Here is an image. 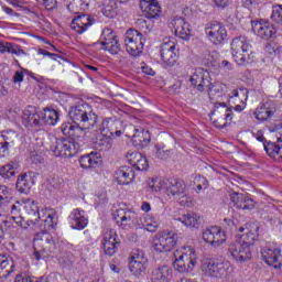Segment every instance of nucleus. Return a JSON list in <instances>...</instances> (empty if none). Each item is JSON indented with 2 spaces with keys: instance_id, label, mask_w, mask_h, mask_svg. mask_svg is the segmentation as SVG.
<instances>
[{
  "instance_id": "nucleus-28",
  "label": "nucleus",
  "mask_w": 282,
  "mask_h": 282,
  "mask_svg": "<svg viewBox=\"0 0 282 282\" xmlns=\"http://www.w3.org/2000/svg\"><path fill=\"white\" fill-rule=\"evenodd\" d=\"M94 25V18L89 14H82L73 19L70 23L72 30L77 34H85L89 28Z\"/></svg>"
},
{
  "instance_id": "nucleus-48",
  "label": "nucleus",
  "mask_w": 282,
  "mask_h": 282,
  "mask_svg": "<svg viewBox=\"0 0 282 282\" xmlns=\"http://www.w3.org/2000/svg\"><path fill=\"white\" fill-rule=\"evenodd\" d=\"M228 98L229 100H232V98H238L240 102H243V100H248V89H234L231 93L228 94Z\"/></svg>"
},
{
  "instance_id": "nucleus-44",
  "label": "nucleus",
  "mask_w": 282,
  "mask_h": 282,
  "mask_svg": "<svg viewBox=\"0 0 282 282\" xmlns=\"http://www.w3.org/2000/svg\"><path fill=\"white\" fill-rule=\"evenodd\" d=\"M263 149L270 158L282 159V145L269 141L267 143H263Z\"/></svg>"
},
{
  "instance_id": "nucleus-42",
  "label": "nucleus",
  "mask_w": 282,
  "mask_h": 282,
  "mask_svg": "<svg viewBox=\"0 0 282 282\" xmlns=\"http://www.w3.org/2000/svg\"><path fill=\"white\" fill-rule=\"evenodd\" d=\"M24 212L29 215V219H41V209L39 208V204L36 202H28L23 206Z\"/></svg>"
},
{
  "instance_id": "nucleus-27",
  "label": "nucleus",
  "mask_w": 282,
  "mask_h": 282,
  "mask_svg": "<svg viewBox=\"0 0 282 282\" xmlns=\"http://www.w3.org/2000/svg\"><path fill=\"white\" fill-rule=\"evenodd\" d=\"M170 28L174 29L175 35L180 39H184L186 41V39L191 36V24L186 21L185 18H174L170 22Z\"/></svg>"
},
{
  "instance_id": "nucleus-21",
  "label": "nucleus",
  "mask_w": 282,
  "mask_h": 282,
  "mask_svg": "<svg viewBox=\"0 0 282 282\" xmlns=\"http://www.w3.org/2000/svg\"><path fill=\"white\" fill-rule=\"evenodd\" d=\"M213 116H217V120L214 121L215 127L224 129L228 124V120H232V110L227 108L226 102L215 105Z\"/></svg>"
},
{
  "instance_id": "nucleus-33",
  "label": "nucleus",
  "mask_w": 282,
  "mask_h": 282,
  "mask_svg": "<svg viewBox=\"0 0 282 282\" xmlns=\"http://www.w3.org/2000/svg\"><path fill=\"white\" fill-rule=\"evenodd\" d=\"M79 164L82 169H98L100 164H102V160H100L97 153H89L79 158Z\"/></svg>"
},
{
  "instance_id": "nucleus-19",
  "label": "nucleus",
  "mask_w": 282,
  "mask_h": 282,
  "mask_svg": "<svg viewBox=\"0 0 282 282\" xmlns=\"http://www.w3.org/2000/svg\"><path fill=\"white\" fill-rule=\"evenodd\" d=\"M261 257L262 261H264V263H267V265H270L271 268H275L276 270H279V268L282 267L281 248L264 247L261 250Z\"/></svg>"
},
{
  "instance_id": "nucleus-35",
  "label": "nucleus",
  "mask_w": 282,
  "mask_h": 282,
  "mask_svg": "<svg viewBox=\"0 0 282 282\" xmlns=\"http://www.w3.org/2000/svg\"><path fill=\"white\" fill-rule=\"evenodd\" d=\"M41 118L42 127L43 124H50L51 127H54L58 123L59 120L58 111L51 108H44V110L41 111Z\"/></svg>"
},
{
  "instance_id": "nucleus-11",
  "label": "nucleus",
  "mask_w": 282,
  "mask_h": 282,
  "mask_svg": "<svg viewBox=\"0 0 282 282\" xmlns=\"http://www.w3.org/2000/svg\"><path fill=\"white\" fill-rule=\"evenodd\" d=\"M205 34L214 45H221L228 39L226 26L219 22H209L205 26Z\"/></svg>"
},
{
  "instance_id": "nucleus-25",
  "label": "nucleus",
  "mask_w": 282,
  "mask_h": 282,
  "mask_svg": "<svg viewBox=\"0 0 282 282\" xmlns=\"http://www.w3.org/2000/svg\"><path fill=\"white\" fill-rule=\"evenodd\" d=\"M229 198L235 208H238L239 210H252V208H254V199L246 194L231 192Z\"/></svg>"
},
{
  "instance_id": "nucleus-34",
  "label": "nucleus",
  "mask_w": 282,
  "mask_h": 282,
  "mask_svg": "<svg viewBox=\"0 0 282 282\" xmlns=\"http://www.w3.org/2000/svg\"><path fill=\"white\" fill-rule=\"evenodd\" d=\"M177 220L181 221L183 226H186V228H199L202 225V217L196 213L182 215Z\"/></svg>"
},
{
  "instance_id": "nucleus-58",
  "label": "nucleus",
  "mask_w": 282,
  "mask_h": 282,
  "mask_svg": "<svg viewBox=\"0 0 282 282\" xmlns=\"http://www.w3.org/2000/svg\"><path fill=\"white\" fill-rule=\"evenodd\" d=\"M155 149L156 158H159V160H166V158H169V155L171 154L169 150H164V148H160L159 145H155Z\"/></svg>"
},
{
  "instance_id": "nucleus-45",
  "label": "nucleus",
  "mask_w": 282,
  "mask_h": 282,
  "mask_svg": "<svg viewBox=\"0 0 282 282\" xmlns=\"http://www.w3.org/2000/svg\"><path fill=\"white\" fill-rule=\"evenodd\" d=\"M40 250L43 259L45 257L43 254L50 256L56 253V250H58V245L56 243V240H54V237L51 236V240H47L45 245H42Z\"/></svg>"
},
{
  "instance_id": "nucleus-63",
  "label": "nucleus",
  "mask_w": 282,
  "mask_h": 282,
  "mask_svg": "<svg viewBox=\"0 0 282 282\" xmlns=\"http://www.w3.org/2000/svg\"><path fill=\"white\" fill-rule=\"evenodd\" d=\"M22 207H23V205L19 202H17L13 205H10L9 209L11 210V215H19V213H21Z\"/></svg>"
},
{
  "instance_id": "nucleus-39",
  "label": "nucleus",
  "mask_w": 282,
  "mask_h": 282,
  "mask_svg": "<svg viewBox=\"0 0 282 282\" xmlns=\"http://www.w3.org/2000/svg\"><path fill=\"white\" fill-rule=\"evenodd\" d=\"M91 0H69L67 4V10L72 12V14H78L85 10H89V3Z\"/></svg>"
},
{
  "instance_id": "nucleus-50",
  "label": "nucleus",
  "mask_w": 282,
  "mask_h": 282,
  "mask_svg": "<svg viewBox=\"0 0 282 282\" xmlns=\"http://www.w3.org/2000/svg\"><path fill=\"white\" fill-rule=\"evenodd\" d=\"M145 263L147 262L130 261L129 263L130 272H132L134 276H140V274H142V272L147 270Z\"/></svg>"
},
{
  "instance_id": "nucleus-52",
  "label": "nucleus",
  "mask_w": 282,
  "mask_h": 282,
  "mask_svg": "<svg viewBox=\"0 0 282 282\" xmlns=\"http://www.w3.org/2000/svg\"><path fill=\"white\" fill-rule=\"evenodd\" d=\"M7 52L8 54H14L15 56H25L26 54L19 44L14 43H7Z\"/></svg>"
},
{
  "instance_id": "nucleus-46",
  "label": "nucleus",
  "mask_w": 282,
  "mask_h": 282,
  "mask_svg": "<svg viewBox=\"0 0 282 282\" xmlns=\"http://www.w3.org/2000/svg\"><path fill=\"white\" fill-rule=\"evenodd\" d=\"M166 184L167 181H164L162 178H152L148 186L152 193H161V191H166Z\"/></svg>"
},
{
  "instance_id": "nucleus-13",
  "label": "nucleus",
  "mask_w": 282,
  "mask_h": 282,
  "mask_svg": "<svg viewBox=\"0 0 282 282\" xmlns=\"http://www.w3.org/2000/svg\"><path fill=\"white\" fill-rule=\"evenodd\" d=\"M99 133L104 137L98 142L99 151H109L112 147L111 138H113V119L106 118L102 120L101 126L99 127Z\"/></svg>"
},
{
  "instance_id": "nucleus-8",
  "label": "nucleus",
  "mask_w": 282,
  "mask_h": 282,
  "mask_svg": "<svg viewBox=\"0 0 282 282\" xmlns=\"http://www.w3.org/2000/svg\"><path fill=\"white\" fill-rule=\"evenodd\" d=\"M180 51L175 44V39L165 37L161 44V61L165 67H174L177 63Z\"/></svg>"
},
{
  "instance_id": "nucleus-62",
  "label": "nucleus",
  "mask_w": 282,
  "mask_h": 282,
  "mask_svg": "<svg viewBox=\"0 0 282 282\" xmlns=\"http://www.w3.org/2000/svg\"><path fill=\"white\" fill-rule=\"evenodd\" d=\"M11 219H12L18 226H21V228H23L24 230H28V228H30V226H28V221H25L24 225H23V217H21V216H12Z\"/></svg>"
},
{
  "instance_id": "nucleus-18",
  "label": "nucleus",
  "mask_w": 282,
  "mask_h": 282,
  "mask_svg": "<svg viewBox=\"0 0 282 282\" xmlns=\"http://www.w3.org/2000/svg\"><path fill=\"white\" fill-rule=\"evenodd\" d=\"M192 87L197 91H206L207 87H210V73L204 68H196L189 77Z\"/></svg>"
},
{
  "instance_id": "nucleus-40",
  "label": "nucleus",
  "mask_w": 282,
  "mask_h": 282,
  "mask_svg": "<svg viewBox=\"0 0 282 282\" xmlns=\"http://www.w3.org/2000/svg\"><path fill=\"white\" fill-rule=\"evenodd\" d=\"M102 14L108 19H113L116 14H118V6L116 4V0H102Z\"/></svg>"
},
{
  "instance_id": "nucleus-43",
  "label": "nucleus",
  "mask_w": 282,
  "mask_h": 282,
  "mask_svg": "<svg viewBox=\"0 0 282 282\" xmlns=\"http://www.w3.org/2000/svg\"><path fill=\"white\" fill-rule=\"evenodd\" d=\"M134 142H139V144H141L142 147H147V144L151 142V134L149 133V130H144L142 128H134Z\"/></svg>"
},
{
  "instance_id": "nucleus-29",
  "label": "nucleus",
  "mask_w": 282,
  "mask_h": 282,
  "mask_svg": "<svg viewBox=\"0 0 282 282\" xmlns=\"http://www.w3.org/2000/svg\"><path fill=\"white\" fill-rule=\"evenodd\" d=\"M252 32L260 39H272L276 34V30L268 22H251Z\"/></svg>"
},
{
  "instance_id": "nucleus-59",
  "label": "nucleus",
  "mask_w": 282,
  "mask_h": 282,
  "mask_svg": "<svg viewBox=\"0 0 282 282\" xmlns=\"http://www.w3.org/2000/svg\"><path fill=\"white\" fill-rule=\"evenodd\" d=\"M276 50H279V46L274 42H269L264 46V52L270 55L276 54Z\"/></svg>"
},
{
  "instance_id": "nucleus-49",
  "label": "nucleus",
  "mask_w": 282,
  "mask_h": 282,
  "mask_svg": "<svg viewBox=\"0 0 282 282\" xmlns=\"http://www.w3.org/2000/svg\"><path fill=\"white\" fill-rule=\"evenodd\" d=\"M14 268V262H12V260H8L4 259L0 262V270H4L2 273V278L8 279V276H10V274H12L13 269Z\"/></svg>"
},
{
  "instance_id": "nucleus-53",
  "label": "nucleus",
  "mask_w": 282,
  "mask_h": 282,
  "mask_svg": "<svg viewBox=\"0 0 282 282\" xmlns=\"http://www.w3.org/2000/svg\"><path fill=\"white\" fill-rule=\"evenodd\" d=\"M134 228H139V229L145 228V230H149V215H143L138 217V214H137Z\"/></svg>"
},
{
  "instance_id": "nucleus-6",
  "label": "nucleus",
  "mask_w": 282,
  "mask_h": 282,
  "mask_svg": "<svg viewBox=\"0 0 282 282\" xmlns=\"http://www.w3.org/2000/svg\"><path fill=\"white\" fill-rule=\"evenodd\" d=\"M188 188L186 183L182 180L167 181L165 187V194L167 197H174V199H181V206H191V200H188Z\"/></svg>"
},
{
  "instance_id": "nucleus-30",
  "label": "nucleus",
  "mask_w": 282,
  "mask_h": 282,
  "mask_svg": "<svg viewBox=\"0 0 282 282\" xmlns=\"http://www.w3.org/2000/svg\"><path fill=\"white\" fill-rule=\"evenodd\" d=\"M46 241H52V235L50 232L41 230V232L35 234L33 239L35 251L33 256L36 261H41V259H43V256H41V248L46 243Z\"/></svg>"
},
{
  "instance_id": "nucleus-56",
  "label": "nucleus",
  "mask_w": 282,
  "mask_h": 282,
  "mask_svg": "<svg viewBox=\"0 0 282 282\" xmlns=\"http://www.w3.org/2000/svg\"><path fill=\"white\" fill-rule=\"evenodd\" d=\"M130 261L147 262V257H144V251L140 249H134L131 252Z\"/></svg>"
},
{
  "instance_id": "nucleus-10",
  "label": "nucleus",
  "mask_w": 282,
  "mask_h": 282,
  "mask_svg": "<svg viewBox=\"0 0 282 282\" xmlns=\"http://www.w3.org/2000/svg\"><path fill=\"white\" fill-rule=\"evenodd\" d=\"M196 259L195 249L193 247H185L182 254L175 258L174 269L182 273L191 272L195 268V263H197Z\"/></svg>"
},
{
  "instance_id": "nucleus-24",
  "label": "nucleus",
  "mask_w": 282,
  "mask_h": 282,
  "mask_svg": "<svg viewBox=\"0 0 282 282\" xmlns=\"http://www.w3.org/2000/svg\"><path fill=\"white\" fill-rule=\"evenodd\" d=\"M135 212L131 209L119 208L113 213V219L117 224H120L121 228H133L135 227Z\"/></svg>"
},
{
  "instance_id": "nucleus-61",
  "label": "nucleus",
  "mask_w": 282,
  "mask_h": 282,
  "mask_svg": "<svg viewBox=\"0 0 282 282\" xmlns=\"http://www.w3.org/2000/svg\"><path fill=\"white\" fill-rule=\"evenodd\" d=\"M39 3H41L42 6H44L46 8V10H54V8H56V0H37Z\"/></svg>"
},
{
  "instance_id": "nucleus-64",
  "label": "nucleus",
  "mask_w": 282,
  "mask_h": 282,
  "mask_svg": "<svg viewBox=\"0 0 282 282\" xmlns=\"http://www.w3.org/2000/svg\"><path fill=\"white\" fill-rule=\"evenodd\" d=\"M24 76L23 70H17L13 75V83H23Z\"/></svg>"
},
{
  "instance_id": "nucleus-12",
  "label": "nucleus",
  "mask_w": 282,
  "mask_h": 282,
  "mask_svg": "<svg viewBox=\"0 0 282 282\" xmlns=\"http://www.w3.org/2000/svg\"><path fill=\"white\" fill-rule=\"evenodd\" d=\"M238 231L241 235H237V241L247 248H252L254 241L259 238V227L257 225L247 224L243 227H239Z\"/></svg>"
},
{
  "instance_id": "nucleus-14",
  "label": "nucleus",
  "mask_w": 282,
  "mask_h": 282,
  "mask_svg": "<svg viewBox=\"0 0 282 282\" xmlns=\"http://www.w3.org/2000/svg\"><path fill=\"white\" fill-rule=\"evenodd\" d=\"M228 253L237 263H246V261H250L252 259V250L248 248V246L238 242V240L229 245Z\"/></svg>"
},
{
  "instance_id": "nucleus-1",
  "label": "nucleus",
  "mask_w": 282,
  "mask_h": 282,
  "mask_svg": "<svg viewBox=\"0 0 282 282\" xmlns=\"http://www.w3.org/2000/svg\"><path fill=\"white\" fill-rule=\"evenodd\" d=\"M68 116L70 120L77 124L63 123L61 131L64 135L78 140L80 135H85V131L94 129L98 124V115L94 112V108L89 104H79L69 109Z\"/></svg>"
},
{
  "instance_id": "nucleus-15",
  "label": "nucleus",
  "mask_w": 282,
  "mask_h": 282,
  "mask_svg": "<svg viewBox=\"0 0 282 282\" xmlns=\"http://www.w3.org/2000/svg\"><path fill=\"white\" fill-rule=\"evenodd\" d=\"M101 50L109 52L112 55L120 52V42L118 41V35L111 29H104L101 33Z\"/></svg>"
},
{
  "instance_id": "nucleus-38",
  "label": "nucleus",
  "mask_w": 282,
  "mask_h": 282,
  "mask_svg": "<svg viewBox=\"0 0 282 282\" xmlns=\"http://www.w3.org/2000/svg\"><path fill=\"white\" fill-rule=\"evenodd\" d=\"M169 276H171V268L169 265L159 267L152 272L153 282H169Z\"/></svg>"
},
{
  "instance_id": "nucleus-47",
  "label": "nucleus",
  "mask_w": 282,
  "mask_h": 282,
  "mask_svg": "<svg viewBox=\"0 0 282 282\" xmlns=\"http://www.w3.org/2000/svg\"><path fill=\"white\" fill-rule=\"evenodd\" d=\"M224 89H226V85L221 83H210L205 91H207L209 96H217V94L218 96H221V94H224Z\"/></svg>"
},
{
  "instance_id": "nucleus-20",
  "label": "nucleus",
  "mask_w": 282,
  "mask_h": 282,
  "mask_svg": "<svg viewBox=\"0 0 282 282\" xmlns=\"http://www.w3.org/2000/svg\"><path fill=\"white\" fill-rule=\"evenodd\" d=\"M19 142V133L14 130H3L0 135V158L6 156V154L17 147Z\"/></svg>"
},
{
  "instance_id": "nucleus-37",
  "label": "nucleus",
  "mask_w": 282,
  "mask_h": 282,
  "mask_svg": "<svg viewBox=\"0 0 282 282\" xmlns=\"http://www.w3.org/2000/svg\"><path fill=\"white\" fill-rule=\"evenodd\" d=\"M128 160L137 171H147L149 169V161L138 152L129 154Z\"/></svg>"
},
{
  "instance_id": "nucleus-2",
  "label": "nucleus",
  "mask_w": 282,
  "mask_h": 282,
  "mask_svg": "<svg viewBox=\"0 0 282 282\" xmlns=\"http://www.w3.org/2000/svg\"><path fill=\"white\" fill-rule=\"evenodd\" d=\"M42 219V224H39V220ZM40 219H28L26 225L31 230H56L58 226V214L56 209L53 208H42L40 214Z\"/></svg>"
},
{
  "instance_id": "nucleus-22",
  "label": "nucleus",
  "mask_w": 282,
  "mask_h": 282,
  "mask_svg": "<svg viewBox=\"0 0 282 282\" xmlns=\"http://www.w3.org/2000/svg\"><path fill=\"white\" fill-rule=\"evenodd\" d=\"M68 224L73 230H85L89 224V218L87 217L85 210L75 208L68 216Z\"/></svg>"
},
{
  "instance_id": "nucleus-17",
  "label": "nucleus",
  "mask_w": 282,
  "mask_h": 282,
  "mask_svg": "<svg viewBox=\"0 0 282 282\" xmlns=\"http://www.w3.org/2000/svg\"><path fill=\"white\" fill-rule=\"evenodd\" d=\"M101 245L105 254H108V257H113L118 250V247L120 246V240H118V234H116V230H104Z\"/></svg>"
},
{
  "instance_id": "nucleus-36",
  "label": "nucleus",
  "mask_w": 282,
  "mask_h": 282,
  "mask_svg": "<svg viewBox=\"0 0 282 282\" xmlns=\"http://www.w3.org/2000/svg\"><path fill=\"white\" fill-rule=\"evenodd\" d=\"M274 116V109L270 108V104H261L254 111V118L260 122H265V120H270Z\"/></svg>"
},
{
  "instance_id": "nucleus-60",
  "label": "nucleus",
  "mask_w": 282,
  "mask_h": 282,
  "mask_svg": "<svg viewBox=\"0 0 282 282\" xmlns=\"http://www.w3.org/2000/svg\"><path fill=\"white\" fill-rule=\"evenodd\" d=\"M231 0H213L215 8H219L220 10H226L228 6H230Z\"/></svg>"
},
{
  "instance_id": "nucleus-51",
  "label": "nucleus",
  "mask_w": 282,
  "mask_h": 282,
  "mask_svg": "<svg viewBox=\"0 0 282 282\" xmlns=\"http://www.w3.org/2000/svg\"><path fill=\"white\" fill-rule=\"evenodd\" d=\"M11 200H12V189L8 188V186L0 185V205L10 204Z\"/></svg>"
},
{
  "instance_id": "nucleus-41",
  "label": "nucleus",
  "mask_w": 282,
  "mask_h": 282,
  "mask_svg": "<svg viewBox=\"0 0 282 282\" xmlns=\"http://www.w3.org/2000/svg\"><path fill=\"white\" fill-rule=\"evenodd\" d=\"M18 169H19V163L11 161L8 164L0 167V175L4 180H12V177L17 175Z\"/></svg>"
},
{
  "instance_id": "nucleus-26",
  "label": "nucleus",
  "mask_w": 282,
  "mask_h": 282,
  "mask_svg": "<svg viewBox=\"0 0 282 282\" xmlns=\"http://www.w3.org/2000/svg\"><path fill=\"white\" fill-rule=\"evenodd\" d=\"M22 123L24 127H42L41 111L34 106H28L22 115Z\"/></svg>"
},
{
  "instance_id": "nucleus-9",
  "label": "nucleus",
  "mask_w": 282,
  "mask_h": 282,
  "mask_svg": "<svg viewBox=\"0 0 282 282\" xmlns=\"http://www.w3.org/2000/svg\"><path fill=\"white\" fill-rule=\"evenodd\" d=\"M51 149L55 158H74L80 151V145L72 140L56 139Z\"/></svg>"
},
{
  "instance_id": "nucleus-55",
  "label": "nucleus",
  "mask_w": 282,
  "mask_h": 282,
  "mask_svg": "<svg viewBox=\"0 0 282 282\" xmlns=\"http://www.w3.org/2000/svg\"><path fill=\"white\" fill-rule=\"evenodd\" d=\"M271 19L274 23H282V4L273 7Z\"/></svg>"
},
{
  "instance_id": "nucleus-54",
  "label": "nucleus",
  "mask_w": 282,
  "mask_h": 282,
  "mask_svg": "<svg viewBox=\"0 0 282 282\" xmlns=\"http://www.w3.org/2000/svg\"><path fill=\"white\" fill-rule=\"evenodd\" d=\"M15 282H50V281H47V278L45 276H41L40 279H32L28 275L20 274L15 276Z\"/></svg>"
},
{
  "instance_id": "nucleus-31",
  "label": "nucleus",
  "mask_w": 282,
  "mask_h": 282,
  "mask_svg": "<svg viewBox=\"0 0 282 282\" xmlns=\"http://www.w3.org/2000/svg\"><path fill=\"white\" fill-rule=\"evenodd\" d=\"M140 8L145 12L148 19H155L160 17V12H162L158 0H140Z\"/></svg>"
},
{
  "instance_id": "nucleus-7",
  "label": "nucleus",
  "mask_w": 282,
  "mask_h": 282,
  "mask_svg": "<svg viewBox=\"0 0 282 282\" xmlns=\"http://www.w3.org/2000/svg\"><path fill=\"white\" fill-rule=\"evenodd\" d=\"M232 270L230 262H218L215 260H205L202 264V272L205 276H212L214 279H221V276H227L228 272Z\"/></svg>"
},
{
  "instance_id": "nucleus-5",
  "label": "nucleus",
  "mask_w": 282,
  "mask_h": 282,
  "mask_svg": "<svg viewBox=\"0 0 282 282\" xmlns=\"http://www.w3.org/2000/svg\"><path fill=\"white\" fill-rule=\"evenodd\" d=\"M144 43H147V40L140 33V31L129 29L126 32L124 44L130 56H140L142 54V50H144Z\"/></svg>"
},
{
  "instance_id": "nucleus-16",
  "label": "nucleus",
  "mask_w": 282,
  "mask_h": 282,
  "mask_svg": "<svg viewBox=\"0 0 282 282\" xmlns=\"http://www.w3.org/2000/svg\"><path fill=\"white\" fill-rule=\"evenodd\" d=\"M203 239L205 243H209L214 248H219L223 243H226V231L220 229V227H209L203 231Z\"/></svg>"
},
{
  "instance_id": "nucleus-23",
  "label": "nucleus",
  "mask_w": 282,
  "mask_h": 282,
  "mask_svg": "<svg viewBox=\"0 0 282 282\" xmlns=\"http://www.w3.org/2000/svg\"><path fill=\"white\" fill-rule=\"evenodd\" d=\"M39 174L36 172H26L18 176L15 188L19 193L28 195L32 191V186L36 184V177Z\"/></svg>"
},
{
  "instance_id": "nucleus-3",
  "label": "nucleus",
  "mask_w": 282,
  "mask_h": 282,
  "mask_svg": "<svg viewBox=\"0 0 282 282\" xmlns=\"http://www.w3.org/2000/svg\"><path fill=\"white\" fill-rule=\"evenodd\" d=\"M250 50H252V44H250L247 37L239 36L232 40L231 54L237 65L250 63Z\"/></svg>"
},
{
  "instance_id": "nucleus-4",
  "label": "nucleus",
  "mask_w": 282,
  "mask_h": 282,
  "mask_svg": "<svg viewBox=\"0 0 282 282\" xmlns=\"http://www.w3.org/2000/svg\"><path fill=\"white\" fill-rule=\"evenodd\" d=\"M177 246V234L173 231H162L154 236L152 248L154 252H171Z\"/></svg>"
},
{
  "instance_id": "nucleus-57",
  "label": "nucleus",
  "mask_w": 282,
  "mask_h": 282,
  "mask_svg": "<svg viewBox=\"0 0 282 282\" xmlns=\"http://www.w3.org/2000/svg\"><path fill=\"white\" fill-rule=\"evenodd\" d=\"M160 226V219L149 216L148 219V232H155Z\"/></svg>"
},
{
  "instance_id": "nucleus-32",
  "label": "nucleus",
  "mask_w": 282,
  "mask_h": 282,
  "mask_svg": "<svg viewBox=\"0 0 282 282\" xmlns=\"http://www.w3.org/2000/svg\"><path fill=\"white\" fill-rule=\"evenodd\" d=\"M115 177L121 186H127V184H131L133 178L135 177V172L131 167H120L115 172Z\"/></svg>"
}]
</instances>
